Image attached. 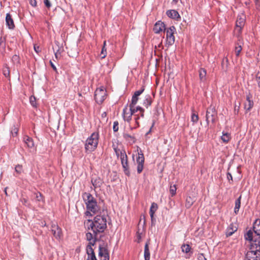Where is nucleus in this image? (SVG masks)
<instances>
[{
    "label": "nucleus",
    "instance_id": "obj_28",
    "mask_svg": "<svg viewBox=\"0 0 260 260\" xmlns=\"http://www.w3.org/2000/svg\"><path fill=\"white\" fill-rule=\"evenodd\" d=\"M245 239L251 242L253 240V233L251 230H249L244 235Z\"/></svg>",
    "mask_w": 260,
    "mask_h": 260
},
{
    "label": "nucleus",
    "instance_id": "obj_35",
    "mask_svg": "<svg viewBox=\"0 0 260 260\" xmlns=\"http://www.w3.org/2000/svg\"><path fill=\"white\" fill-rule=\"evenodd\" d=\"M199 120V117L197 114L194 113H192L191 115V121L193 123H197Z\"/></svg>",
    "mask_w": 260,
    "mask_h": 260
},
{
    "label": "nucleus",
    "instance_id": "obj_5",
    "mask_svg": "<svg viewBox=\"0 0 260 260\" xmlns=\"http://www.w3.org/2000/svg\"><path fill=\"white\" fill-rule=\"evenodd\" d=\"M106 90L104 87L98 88L94 92V99L98 104H102L106 97Z\"/></svg>",
    "mask_w": 260,
    "mask_h": 260
},
{
    "label": "nucleus",
    "instance_id": "obj_21",
    "mask_svg": "<svg viewBox=\"0 0 260 260\" xmlns=\"http://www.w3.org/2000/svg\"><path fill=\"white\" fill-rule=\"evenodd\" d=\"M23 141L28 148H32L34 147V142L32 138L26 136L24 137Z\"/></svg>",
    "mask_w": 260,
    "mask_h": 260
},
{
    "label": "nucleus",
    "instance_id": "obj_9",
    "mask_svg": "<svg viewBox=\"0 0 260 260\" xmlns=\"http://www.w3.org/2000/svg\"><path fill=\"white\" fill-rule=\"evenodd\" d=\"M217 116V113L216 112L214 107H209L206 112V121L208 124L209 121H211L212 123H214L215 119Z\"/></svg>",
    "mask_w": 260,
    "mask_h": 260
},
{
    "label": "nucleus",
    "instance_id": "obj_14",
    "mask_svg": "<svg viewBox=\"0 0 260 260\" xmlns=\"http://www.w3.org/2000/svg\"><path fill=\"white\" fill-rule=\"evenodd\" d=\"M51 231L54 237L57 239H60L62 236L61 230L55 224L51 225Z\"/></svg>",
    "mask_w": 260,
    "mask_h": 260
},
{
    "label": "nucleus",
    "instance_id": "obj_50",
    "mask_svg": "<svg viewBox=\"0 0 260 260\" xmlns=\"http://www.w3.org/2000/svg\"><path fill=\"white\" fill-rule=\"evenodd\" d=\"M227 178L229 181L230 180L233 181V177H232V174L229 172H228L227 173Z\"/></svg>",
    "mask_w": 260,
    "mask_h": 260
},
{
    "label": "nucleus",
    "instance_id": "obj_40",
    "mask_svg": "<svg viewBox=\"0 0 260 260\" xmlns=\"http://www.w3.org/2000/svg\"><path fill=\"white\" fill-rule=\"evenodd\" d=\"M36 98L34 96H31L29 98V101L30 103L33 107L36 106Z\"/></svg>",
    "mask_w": 260,
    "mask_h": 260
},
{
    "label": "nucleus",
    "instance_id": "obj_57",
    "mask_svg": "<svg viewBox=\"0 0 260 260\" xmlns=\"http://www.w3.org/2000/svg\"><path fill=\"white\" fill-rule=\"evenodd\" d=\"M151 128H152V127H151V128L150 129V130L147 133V135H148L149 133H150L151 132Z\"/></svg>",
    "mask_w": 260,
    "mask_h": 260
},
{
    "label": "nucleus",
    "instance_id": "obj_8",
    "mask_svg": "<svg viewBox=\"0 0 260 260\" xmlns=\"http://www.w3.org/2000/svg\"><path fill=\"white\" fill-rule=\"evenodd\" d=\"M166 42L169 46L172 45L175 42L174 32L176 31L175 26H172L166 29Z\"/></svg>",
    "mask_w": 260,
    "mask_h": 260
},
{
    "label": "nucleus",
    "instance_id": "obj_51",
    "mask_svg": "<svg viewBox=\"0 0 260 260\" xmlns=\"http://www.w3.org/2000/svg\"><path fill=\"white\" fill-rule=\"evenodd\" d=\"M50 63L53 70L56 71L57 70V69L55 65L53 63V62L51 61H50Z\"/></svg>",
    "mask_w": 260,
    "mask_h": 260
},
{
    "label": "nucleus",
    "instance_id": "obj_45",
    "mask_svg": "<svg viewBox=\"0 0 260 260\" xmlns=\"http://www.w3.org/2000/svg\"><path fill=\"white\" fill-rule=\"evenodd\" d=\"M197 258L198 260H207L204 254L200 253L198 254Z\"/></svg>",
    "mask_w": 260,
    "mask_h": 260
},
{
    "label": "nucleus",
    "instance_id": "obj_34",
    "mask_svg": "<svg viewBox=\"0 0 260 260\" xmlns=\"http://www.w3.org/2000/svg\"><path fill=\"white\" fill-rule=\"evenodd\" d=\"M151 104V100L149 95H147L143 101V105L148 108Z\"/></svg>",
    "mask_w": 260,
    "mask_h": 260
},
{
    "label": "nucleus",
    "instance_id": "obj_18",
    "mask_svg": "<svg viewBox=\"0 0 260 260\" xmlns=\"http://www.w3.org/2000/svg\"><path fill=\"white\" fill-rule=\"evenodd\" d=\"M6 24L9 29H14V28L15 27L14 21L12 18L11 15L9 13H7L6 14Z\"/></svg>",
    "mask_w": 260,
    "mask_h": 260
},
{
    "label": "nucleus",
    "instance_id": "obj_26",
    "mask_svg": "<svg viewBox=\"0 0 260 260\" xmlns=\"http://www.w3.org/2000/svg\"><path fill=\"white\" fill-rule=\"evenodd\" d=\"M150 252L148 243H146L144 248V258L145 260H150Z\"/></svg>",
    "mask_w": 260,
    "mask_h": 260
},
{
    "label": "nucleus",
    "instance_id": "obj_16",
    "mask_svg": "<svg viewBox=\"0 0 260 260\" xmlns=\"http://www.w3.org/2000/svg\"><path fill=\"white\" fill-rule=\"evenodd\" d=\"M238 227L236 223H232L228 227L226 231V237H230L232 236L235 232L237 231Z\"/></svg>",
    "mask_w": 260,
    "mask_h": 260
},
{
    "label": "nucleus",
    "instance_id": "obj_42",
    "mask_svg": "<svg viewBox=\"0 0 260 260\" xmlns=\"http://www.w3.org/2000/svg\"><path fill=\"white\" fill-rule=\"evenodd\" d=\"M3 74L6 77H8L9 76L10 70L8 67L4 68Z\"/></svg>",
    "mask_w": 260,
    "mask_h": 260
},
{
    "label": "nucleus",
    "instance_id": "obj_27",
    "mask_svg": "<svg viewBox=\"0 0 260 260\" xmlns=\"http://www.w3.org/2000/svg\"><path fill=\"white\" fill-rule=\"evenodd\" d=\"M157 208H158L157 205L156 203H152L151 204L150 209V211H149V213H150L151 218H152L153 216H154V213L156 211Z\"/></svg>",
    "mask_w": 260,
    "mask_h": 260
},
{
    "label": "nucleus",
    "instance_id": "obj_44",
    "mask_svg": "<svg viewBox=\"0 0 260 260\" xmlns=\"http://www.w3.org/2000/svg\"><path fill=\"white\" fill-rule=\"evenodd\" d=\"M12 60L14 63H18L19 61V57L17 55H14L13 56Z\"/></svg>",
    "mask_w": 260,
    "mask_h": 260
},
{
    "label": "nucleus",
    "instance_id": "obj_48",
    "mask_svg": "<svg viewBox=\"0 0 260 260\" xmlns=\"http://www.w3.org/2000/svg\"><path fill=\"white\" fill-rule=\"evenodd\" d=\"M144 90V88H142L140 90H137L135 92L134 95H135V96H139L140 94H141L143 93Z\"/></svg>",
    "mask_w": 260,
    "mask_h": 260
},
{
    "label": "nucleus",
    "instance_id": "obj_54",
    "mask_svg": "<svg viewBox=\"0 0 260 260\" xmlns=\"http://www.w3.org/2000/svg\"><path fill=\"white\" fill-rule=\"evenodd\" d=\"M151 224H152V225H153L155 223V218H154V216H153L152 218H151Z\"/></svg>",
    "mask_w": 260,
    "mask_h": 260
},
{
    "label": "nucleus",
    "instance_id": "obj_30",
    "mask_svg": "<svg viewBox=\"0 0 260 260\" xmlns=\"http://www.w3.org/2000/svg\"><path fill=\"white\" fill-rule=\"evenodd\" d=\"M221 139L223 142L227 143L228 142L230 139V135L228 133H222V136L221 137Z\"/></svg>",
    "mask_w": 260,
    "mask_h": 260
},
{
    "label": "nucleus",
    "instance_id": "obj_33",
    "mask_svg": "<svg viewBox=\"0 0 260 260\" xmlns=\"http://www.w3.org/2000/svg\"><path fill=\"white\" fill-rule=\"evenodd\" d=\"M206 75V71L205 69L201 68L199 71V76L201 80L204 81Z\"/></svg>",
    "mask_w": 260,
    "mask_h": 260
},
{
    "label": "nucleus",
    "instance_id": "obj_7",
    "mask_svg": "<svg viewBox=\"0 0 260 260\" xmlns=\"http://www.w3.org/2000/svg\"><path fill=\"white\" fill-rule=\"evenodd\" d=\"M251 250L247 253H252L253 256L260 257V240L255 239L251 242Z\"/></svg>",
    "mask_w": 260,
    "mask_h": 260
},
{
    "label": "nucleus",
    "instance_id": "obj_36",
    "mask_svg": "<svg viewBox=\"0 0 260 260\" xmlns=\"http://www.w3.org/2000/svg\"><path fill=\"white\" fill-rule=\"evenodd\" d=\"M242 50V47L241 45L236 46L235 48V52L237 56H239Z\"/></svg>",
    "mask_w": 260,
    "mask_h": 260
},
{
    "label": "nucleus",
    "instance_id": "obj_32",
    "mask_svg": "<svg viewBox=\"0 0 260 260\" xmlns=\"http://www.w3.org/2000/svg\"><path fill=\"white\" fill-rule=\"evenodd\" d=\"M194 202L193 199L190 197H188L186 199L185 202V206L187 208H189L193 204Z\"/></svg>",
    "mask_w": 260,
    "mask_h": 260
},
{
    "label": "nucleus",
    "instance_id": "obj_60",
    "mask_svg": "<svg viewBox=\"0 0 260 260\" xmlns=\"http://www.w3.org/2000/svg\"><path fill=\"white\" fill-rule=\"evenodd\" d=\"M138 238H139V239H140V238H141V236H140V235L139 234H138Z\"/></svg>",
    "mask_w": 260,
    "mask_h": 260
},
{
    "label": "nucleus",
    "instance_id": "obj_11",
    "mask_svg": "<svg viewBox=\"0 0 260 260\" xmlns=\"http://www.w3.org/2000/svg\"><path fill=\"white\" fill-rule=\"evenodd\" d=\"M245 16L243 13L239 14L237 17V19L236 22V26L238 28V31L240 32L242 28L244 26L245 22Z\"/></svg>",
    "mask_w": 260,
    "mask_h": 260
},
{
    "label": "nucleus",
    "instance_id": "obj_19",
    "mask_svg": "<svg viewBox=\"0 0 260 260\" xmlns=\"http://www.w3.org/2000/svg\"><path fill=\"white\" fill-rule=\"evenodd\" d=\"M167 16L172 19H178L180 18L178 12L174 10H168L167 11Z\"/></svg>",
    "mask_w": 260,
    "mask_h": 260
},
{
    "label": "nucleus",
    "instance_id": "obj_31",
    "mask_svg": "<svg viewBox=\"0 0 260 260\" xmlns=\"http://www.w3.org/2000/svg\"><path fill=\"white\" fill-rule=\"evenodd\" d=\"M252 253H247L245 260H260V257L253 256Z\"/></svg>",
    "mask_w": 260,
    "mask_h": 260
},
{
    "label": "nucleus",
    "instance_id": "obj_52",
    "mask_svg": "<svg viewBox=\"0 0 260 260\" xmlns=\"http://www.w3.org/2000/svg\"><path fill=\"white\" fill-rule=\"evenodd\" d=\"M21 202H22V203L24 205H26V206L27 205V204H27V200H26V199H24V198L22 199L21 200Z\"/></svg>",
    "mask_w": 260,
    "mask_h": 260
},
{
    "label": "nucleus",
    "instance_id": "obj_20",
    "mask_svg": "<svg viewBox=\"0 0 260 260\" xmlns=\"http://www.w3.org/2000/svg\"><path fill=\"white\" fill-rule=\"evenodd\" d=\"M91 183L92 185L95 188H99L103 184V181L99 177H96L95 178H92Z\"/></svg>",
    "mask_w": 260,
    "mask_h": 260
},
{
    "label": "nucleus",
    "instance_id": "obj_53",
    "mask_svg": "<svg viewBox=\"0 0 260 260\" xmlns=\"http://www.w3.org/2000/svg\"><path fill=\"white\" fill-rule=\"evenodd\" d=\"M34 49L37 53H38L40 51L39 47H36V46H34Z\"/></svg>",
    "mask_w": 260,
    "mask_h": 260
},
{
    "label": "nucleus",
    "instance_id": "obj_29",
    "mask_svg": "<svg viewBox=\"0 0 260 260\" xmlns=\"http://www.w3.org/2000/svg\"><path fill=\"white\" fill-rule=\"evenodd\" d=\"M138 99V96L133 95L132 96L131 103L129 104L128 106L129 107H131V108H135V106L137 104Z\"/></svg>",
    "mask_w": 260,
    "mask_h": 260
},
{
    "label": "nucleus",
    "instance_id": "obj_47",
    "mask_svg": "<svg viewBox=\"0 0 260 260\" xmlns=\"http://www.w3.org/2000/svg\"><path fill=\"white\" fill-rule=\"evenodd\" d=\"M22 169V166L19 165H17L15 167V171L18 174L21 173Z\"/></svg>",
    "mask_w": 260,
    "mask_h": 260
},
{
    "label": "nucleus",
    "instance_id": "obj_55",
    "mask_svg": "<svg viewBox=\"0 0 260 260\" xmlns=\"http://www.w3.org/2000/svg\"><path fill=\"white\" fill-rule=\"evenodd\" d=\"M31 5L32 6H35L36 5V1H34V2L32 3V2L31 3Z\"/></svg>",
    "mask_w": 260,
    "mask_h": 260
},
{
    "label": "nucleus",
    "instance_id": "obj_46",
    "mask_svg": "<svg viewBox=\"0 0 260 260\" xmlns=\"http://www.w3.org/2000/svg\"><path fill=\"white\" fill-rule=\"evenodd\" d=\"M18 131V128L14 126L13 129L11 131V134L13 137L17 135Z\"/></svg>",
    "mask_w": 260,
    "mask_h": 260
},
{
    "label": "nucleus",
    "instance_id": "obj_61",
    "mask_svg": "<svg viewBox=\"0 0 260 260\" xmlns=\"http://www.w3.org/2000/svg\"><path fill=\"white\" fill-rule=\"evenodd\" d=\"M258 1V0H255V2L256 3Z\"/></svg>",
    "mask_w": 260,
    "mask_h": 260
},
{
    "label": "nucleus",
    "instance_id": "obj_22",
    "mask_svg": "<svg viewBox=\"0 0 260 260\" xmlns=\"http://www.w3.org/2000/svg\"><path fill=\"white\" fill-rule=\"evenodd\" d=\"M253 105V102L252 101L250 100V98L249 95H247L246 97V101L244 104V108L247 111H249Z\"/></svg>",
    "mask_w": 260,
    "mask_h": 260
},
{
    "label": "nucleus",
    "instance_id": "obj_24",
    "mask_svg": "<svg viewBox=\"0 0 260 260\" xmlns=\"http://www.w3.org/2000/svg\"><path fill=\"white\" fill-rule=\"evenodd\" d=\"M241 196H240L235 201V206L234 208V212L235 214H237L239 212V209L241 206Z\"/></svg>",
    "mask_w": 260,
    "mask_h": 260
},
{
    "label": "nucleus",
    "instance_id": "obj_56",
    "mask_svg": "<svg viewBox=\"0 0 260 260\" xmlns=\"http://www.w3.org/2000/svg\"><path fill=\"white\" fill-rule=\"evenodd\" d=\"M179 0H173L172 3H174L175 4H176Z\"/></svg>",
    "mask_w": 260,
    "mask_h": 260
},
{
    "label": "nucleus",
    "instance_id": "obj_12",
    "mask_svg": "<svg viewBox=\"0 0 260 260\" xmlns=\"http://www.w3.org/2000/svg\"><path fill=\"white\" fill-rule=\"evenodd\" d=\"M94 245L90 244V242H89L86 247V253L87 254V258L86 260H97L94 252V250L92 248V246Z\"/></svg>",
    "mask_w": 260,
    "mask_h": 260
},
{
    "label": "nucleus",
    "instance_id": "obj_37",
    "mask_svg": "<svg viewBox=\"0 0 260 260\" xmlns=\"http://www.w3.org/2000/svg\"><path fill=\"white\" fill-rule=\"evenodd\" d=\"M105 45H106V42L105 41L104 43V46L102 48V50L101 51V53L102 58H104L106 56V49H105Z\"/></svg>",
    "mask_w": 260,
    "mask_h": 260
},
{
    "label": "nucleus",
    "instance_id": "obj_49",
    "mask_svg": "<svg viewBox=\"0 0 260 260\" xmlns=\"http://www.w3.org/2000/svg\"><path fill=\"white\" fill-rule=\"evenodd\" d=\"M44 3L47 8H49L51 7V3L49 0H44Z\"/></svg>",
    "mask_w": 260,
    "mask_h": 260
},
{
    "label": "nucleus",
    "instance_id": "obj_3",
    "mask_svg": "<svg viewBox=\"0 0 260 260\" xmlns=\"http://www.w3.org/2000/svg\"><path fill=\"white\" fill-rule=\"evenodd\" d=\"M82 197L86 206V215L92 216L100 211V207L98 205L96 200L89 193L84 192Z\"/></svg>",
    "mask_w": 260,
    "mask_h": 260
},
{
    "label": "nucleus",
    "instance_id": "obj_13",
    "mask_svg": "<svg viewBox=\"0 0 260 260\" xmlns=\"http://www.w3.org/2000/svg\"><path fill=\"white\" fill-rule=\"evenodd\" d=\"M99 256L100 260H109L108 250L100 246L99 248Z\"/></svg>",
    "mask_w": 260,
    "mask_h": 260
},
{
    "label": "nucleus",
    "instance_id": "obj_6",
    "mask_svg": "<svg viewBox=\"0 0 260 260\" xmlns=\"http://www.w3.org/2000/svg\"><path fill=\"white\" fill-rule=\"evenodd\" d=\"M120 158L125 174L128 176H129L130 172L128 164V158L125 151L124 150H123L122 151H120Z\"/></svg>",
    "mask_w": 260,
    "mask_h": 260
},
{
    "label": "nucleus",
    "instance_id": "obj_25",
    "mask_svg": "<svg viewBox=\"0 0 260 260\" xmlns=\"http://www.w3.org/2000/svg\"><path fill=\"white\" fill-rule=\"evenodd\" d=\"M124 138L131 143H134L136 142L135 138L128 134L125 133L123 135Z\"/></svg>",
    "mask_w": 260,
    "mask_h": 260
},
{
    "label": "nucleus",
    "instance_id": "obj_41",
    "mask_svg": "<svg viewBox=\"0 0 260 260\" xmlns=\"http://www.w3.org/2000/svg\"><path fill=\"white\" fill-rule=\"evenodd\" d=\"M35 198L37 201H41L43 200V198L42 194L40 192H37L35 193Z\"/></svg>",
    "mask_w": 260,
    "mask_h": 260
},
{
    "label": "nucleus",
    "instance_id": "obj_58",
    "mask_svg": "<svg viewBox=\"0 0 260 260\" xmlns=\"http://www.w3.org/2000/svg\"><path fill=\"white\" fill-rule=\"evenodd\" d=\"M7 187H6L5 188V194L7 196Z\"/></svg>",
    "mask_w": 260,
    "mask_h": 260
},
{
    "label": "nucleus",
    "instance_id": "obj_38",
    "mask_svg": "<svg viewBox=\"0 0 260 260\" xmlns=\"http://www.w3.org/2000/svg\"><path fill=\"white\" fill-rule=\"evenodd\" d=\"M113 147L117 157H120V151H122L123 150H120L117 147H116L115 145H113Z\"/></svg>",
    "mask_w": 260,
    "mask_h": 260
},
{
    "label": "nucleus",
    "instance_id": "obj_15",
    "mask_svg": "<svg viewBox=\"0 0 260 260\" xmlns=\"http://www.w3.org/2000/svg\"><path fill=\"white\" fill-rule=\"evenodd\" d=\"M166 30V29L164 23L160 21L156 22L153 27V31L155 34H159Z\"/></svg>",
    "mask_w": 260,
    "mask_h": 260
},
{
    "label": "nucleus",
    "instance_id": "obj_1",
    "mask_svg": "<svg viewBox=\"0 0 260 260\" xmlns=\"http://www.w3.org/2000/svg\"><path fill=\"white\" fill-rule=\"evenodd\" d=\"M84 225L86 229L91 231L86 233V240L90 244L94 245L96 241L101 237V235H99L103 233L107 228V219L105 215H98L93 220H86Z\"/></svg>",
    "mask_w": 260,
    "mask_h": 260
},
{
    "label": "nucleus",
    "instance_id": "obj_17",
    "mask_svg": "<svg viewBox=\"0 0 260 260\" xmlns=\"http://www.w3.org/2000/svg\"><path fill=\"white\" fill-rule=\"evenodd\" d=\"M181 250L183 252L185 253L186 255L185 256L186 258H189L192 254V252H190L191 247L188 244H183L181 247Z\"/></svg>",
    "mask_w": 260,
    "mask_h": 260
},
{
    "label": "nucleus",
    "instance_id": "obj_39",
    "mask_svg": "<svg viewBox=\"0 0 260 260\" xmlns=\"http://www.w3.org/2000/svg\"><path fill=\"white\" fill-rule=\"evenodd\" d=\"M176 187L175 185H171L170 192L172 195V196H174L176 194Z\"/></svg>",
    "mask_w": 260,
    "mask_h": 260
},
{
    "label": "nucleus",
    "instance_id": "obj_43",
    "mask_svg": "<svg viewBox=\"0 0 260 260\" xmlns=\"http://www.w3.org/2000/svg\"><path fill=\"white\" fill-rule=\"evenodd\" d=\"M118 122L116 121L114 122L113 129L114 132H116L118 131Z\"/></svg>",
    "mask_w": 260,
    "mask_h": 260
},
{
    "label": "nucleus",
    "instance_id": "obj_10",
    "mask_svg": "<svg viewBox=\"0 0 260 260\" xmlns=\"http://www.w3.org/2000/svg\"><path fill=\"white\" fill-rule=\"evenodd\" d=\"M136 160L138 165L137 172L138 173L140 174L143 170L144 163V157L141 151H140V152H138V157L137 158Z\"/></svg>",
    "mask_w": 260,
    "mask_h": 260
},
{
    "label": "nucleus",
    "instance_id": "obj_23",
    "mask_svg": "<svg viewBox=\"0 0 260 260\" xmlns=\"http://www.w3.org/2000/svg\"><path fill=\"white\" fill-rule=\"evenodd\" d=\"M253 229L255 234L257 236H260V219L255 220Z\"/></svg>",
    "mask_w": 260,
    "mask_h": 260
},
{
    "label": "nucleus",
    "instance_id": "obj_59",
    "mask_svg": "<svg viewBox=\"0 0 260 260\" xmlns=\"http://www.w3.org/2000/svg\"><path fill=\"white\" fill-rule=\"evenodd\" d=\"M55 58H56V59H57V58H58V55H57V54L56 53L55 54Z\"/></svg>",
    "mask_w": 260,
    "mask_h": 260
},
{
    "label": "nucleus",
    "instance_id": "obj_2",
    "mask_svg": "<svg viewBox=\"0 0 260 260\" xmlns=\"http://www.w3.org/2000/svg\"><path fill=\"white\" fill-rule=\"evenodd\" d=\"M144 112V109L140 106L131 108L128 105H126L123 109L122 117L125 121L129 122L132 120V116H134L136 124L134 128H136L139 126V120L141 117L143 118Z\"/></svg>",
    "mask_w": 260,
    "mask_h": 260
},
{
    "label": "nucleus",
    "instance_id": "obj_4",
    "mask_svg": "<svg viewBox=\"0 0 260 260\" xmlns=\"http://www.w3.org/2000/svg\"><path fill=\"white\" fill-rule=\"evenodd\" d=\"M99 135L98 133H93L89 137L85 144V149L87 152L93 151L97 147L99 142Z\"/></svg>",
    "mask_w": 260,
    "mask_h": 260
}]
</instances>
